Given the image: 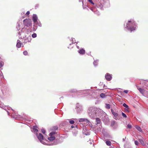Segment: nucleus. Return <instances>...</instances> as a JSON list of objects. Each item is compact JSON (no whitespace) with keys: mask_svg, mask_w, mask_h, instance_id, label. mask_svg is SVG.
<instances>
[{"mask_svg":"<svg viewBox=\"0 0 148 148\" xmlns=\"http://www.w3.org/2000/svg\"><path fill=\"white\" fill-rule=\"evenodd\" d=\"M136 25L134 20L131 19L128 21L125 28L131 32L136 29Z\"/></svg>","mask_w":148,"mask_h":148,"instance_id":"1","label":"nucleus"},{"mask_svg":"<svg viewBox=\"0 0 148 148\" xmlns=\"http://www.w3.org/2000/svg\"><path fill=\"white\" fill-rule=\"evenodd\" d=\"M18 33V34L21 36V37L19 36V38L24 39V43H26L28 42H31L32 38L30 36L25 35V33L22 32V30H21L20 31H19V32ZM27 35L28 34H27Z\"/></svg>","mask_w":148,"mask_h":148,"instance_id":"2","label":"nucleus"},{"mask_svg":"<svg viewBox=\"0 0 148 148\" xmlns=\"http://www.w3.org/2000/svg\"><path fill=\"white\" fill-rule=\"evenodd\" d=\"M99 110L96 108H90L88 110L89 116L91 118H95L96 115L98 114Z\"/></svg>","mask_w":148,"mask_h":148,"instance_id":"3","label":"nucleus"},{"mask_svg":"<svg viewBox=\"0 0 148 148\" xmlns=\"http://www.w3.org/2000/svg\"><path fill=\"white\" fill-rule=\"evenodd\" d=\"M36 135L37 137L38 138V139L40 142L42 144L45 145H53L51 144L48 145L46 143V142H45V141H47V140H46L45 139H44L43 136L41 133H36Z\"/></svg>","mask_w":148,"mask_h":148,"instance_id":"4","label":"nucleus"},{"mask_svg":"<svg viewBox=\"0 0 148 148\" xmlns=\"http://www.w3.org/2000/svg\"><path fill=\"white\" fill-rule=\"evenodd\" d=\"M24 25L27 27L31 26L32 25V21L30 19H26L23 20Z\"/></svg>","mask_w":148,"mask_h":148,"instance_id":"5","label":"nucleus"},{"mask_svg":"<svg viewBox=\"0 0 148 148\" xmlns=\"http://www.w3.org/2000/svg\"><path fill=\"white\" fill-rule=\"evenodd\" d=\"M112 113L113 115V118L117 120L119 119V116L118 114L116 112L114 111L112 109L111 110Z\"/></svg>","mask_w":148,"mask_h":148,"instance_id":"6","label":"nucleus"},{"mask_svg":"<svg viewBox=\"0 0 148 148\" xmlns=\"http://www.w3.org/2000/svg\"><path fill=\"white\" fill-rule=\"evenodd\" d=\"M55 134V132H52L49 134V136L50 137L48 138V139L50 141H53L55 139V136H53L54 134Z\"/></svg>","mask_w":148,"mask_h":148,"instance_id":"7","label":"nucleus"},{"mask_svg":"<svg viewBox=\"0 0 148 148\" xmlns=\"http://www.w3.org/2000/svg\"><path fill=\"white\" fill-rule=\"evenodd\" d=\"M105 77L108 81H110L112 78V75L109 73H107L105 75Z\"/></svg>","mask_w":148,"mask_h":148,"instance_id":"8","label":"nucleus"},{"mask_svg":"<svg viewBox=\"0 0 148 148\" xmlns=\"http://www.w3.org/2000/svg\"><path fill=\"white\" fill-rule=\"evenodd\" d=\"M32 19L34 23H36L37 22L38 17L36 14H34L33 15Z\"/></svg>","mask_w":148,"mask_h":148,"instance_id":"9","label":"nucleus"},{"mask_svg":"<svg viewBox=\"0 0 148 148\" xmlns=\"http://www.w3.org/2000/svg\"><path fill=\"white\" fill-rule=\"evenodd\" d=\"M37 127L36 126H34L33 127V128L32 129V131H34L35 132L36 134V133H38V130L37 129Z\"/></svg>","mask_w":148,"mask_h":148,"instance_id":"10","label":"nucleus"},{"mask_svg":"<svg viewBox=\"0 0 148 148\" xmlns=\"http://www.w3.org/2000/svg\"><path fill=\"white\" fill-rule=\"evenodd\" d=\"M78 51L79 54L82 55L84 54L85 53V51L83 49L79 50Z\"/></svg>","mask_w":148,"mask_h":148,"instance_id":"11","label":"nucleus"},{"mask_svg":"<svg viewBox=\"0 0 148 148\" xmlns=\"http://www.w3.org/2000/svg\"><path fill=\"white\" fill-rule=\"evenodd\" d=\"M21 41L18 40L17 41V42L16 44V47L17 48H20L21 46Z\"/></svg>","mask_w":148,"mask_h":148,"instance_id":"12","label":"nucleus"},{"mask_svg":"<svg viewBox=\"0 0 148 148\" xmlns=\"http://www.w3.org/2000/svg\"><path fill=\"white\" fill-rule=\"evenodd\" d=\"M137 89L138 90L139 92L142 94H143L145 92V90L141 88H140L138 87H137Z\"/></svg>","mask_w":148,"mask_h":148,"instance_id":"13","label":"nucleus"},{"mask_svg":"<svg viewBox=\"0 0 148 148\" xmlns=\"http://www.w3.org/2000/svg\"><path fill=\"white\" fill-rule=\"evenodd\" d=\"M90 9L91 11L95 13L96 14H99V13L97 11L95 12V8H90Z\"/></svg>","mask_w":148,"mask_h":148,"instance_id":"14","label":"nucleus"},{"mask_svg":"<svg viewBox=\"0 0 148 148\" xmlns=\"http://www.w3.org/2000/svg\"><path fill=\"white\" fill-rule=\"evenodd\" d=\"M86 121L87 122V123H88L87 124V126H89V127H91L92 126V125L91 123L88 120H86Z\"/></svg>","mask_w":148,"mask_h":148,"instance_id":"15","label":"nucleus"},{"mask_svg":"<svg viewBox=\"0 0 148 148\" xmlns=\"http://www.w3.org/2000/svg\"><path fill=\"white\" fill-rule=\"evenodd\" d=\"M96 122L97 123V125L100 124L101 122L100 119H99L98 118L96 119Z\"/></svg>","mask_w":148,"mask_h":148,"instance_id":"16","label":"nucleus"},{"mask_svg":"<svg viewBox=\"0 0 148 148\" xmlns=\"http://www.w3.org/2000/svg\"><path fill=\"white\" fill-rule=\"evenodd\" d=\"M136 128L140 132H142V130L140 127L138 125H136L135 126Z\"/></svg>","mask_w":148,"mask_h":148,"instance_id":"17","label":"nucleus"},{"mask_svg":"<svg viewBox=\"0 0 148 148\" xmlns=\"http://www.w3.org/2000/svg\"><path fill=\"white\" fill-rule=\"evenodd\" d=\"M6 109H8L9 110H11L13 111H14L12 109L11 107H9V106H6L5 107V108H4V109L5 110H6Z\"/></svg>","mask_w":148,"mask_h":148,"instance_id":"18","label":"nucleus"},{"mask_svg":"<svg viewBox=\"0 0 148 148\" xmlns=\"http://www.w3.org/2000/svg\"><path fill=\"white\" fill-rule=\"evenodd\" d=\"M139 141H140V142L143 145H145V143L143 141V139H139Z\"/></svg>","mask_w":148,"mask_h":148,"instance_id":"19","label":"nucleus"},{"mask_svg":"<svg viewBox=\"0 0 148 148\" xmlns=\"http://www.w3.org/2000/svg\"><path fill=\"white\" fill-rule=\"evenodd\" d=\"M86 120H87V119H84V118H82L80 119H79V122H84V121H86Z\"/></svg>","mask_w":148,"mask_h":148,"instance_id":"20","label":"nucleus"},{"mask_svg":"<svg viewBox=\"0 0 148 148\" xmlns=\"http://www.w3.org/2000/svg\"><path fill=\"white\" fill-rule=\"evenodd\" d=\"M98 62V60H96L93 62V64L95 66H96L97 65Z\"/></svg>","mask_w":148,"mask_h":148,"instance_id":"21","label":"nucleus"},{"mask_svg":"<svg viewBox=\"0 0 148 148\" xmlns=\"http://www.w3.org/2000/svg\"><path fill=\"white\" fill-rule=\"evenodd\" d=\"M106 145L108 146H110L111 145V142L109 140H106Z\"/></svg>","mask_w":148,"mask_h":148,"instance_id":"22","label":"nucleus"},{"mask_svg":"<svg viewBox=\"0 0 148 148\" xmlns=\"http://www.w3.org/2000/svg\"><path fill=\"white\" fill-rule=\"evenodd\" d=\"M123 105L124 107L127 108V109H129V107L127 105L126 103H124L123 104Z\"/></svg>","mask_w":148,"mask_h":148,"instance_id":"23","label":"nucleus"},{"mask_svg":"<svg viewBox=\"0 0 148 148\" xmlns=\"http://www.w3.org/2000/svg\"><path fill=\"white\" fill-rule=\"evenodd\" d=\"M106 107L107 109H110V105L109 104H106Z\"/></svg>","mask_w":148,"mask_h":148,"instance_id":"24","label":"nucleus"},{"mask_svg":"<svg viewBox=\"0 0 148 148\" xmlns=\"http://www.w3.org/2000/svg\"><path fill=\"white\" fill-rule=\"evenodd\" d=\"M100 97L102 98H104L105 97V94L103 93H101L100 95Z\"/></svg>","mask_w":148,"mask_h":148,"instance_id":"25","label":"nucleus"},{"mask_svg":"<svg viewBox=\"0 0 148 148\" xmlns=\"http://www.w3.org/2000/svg\"><path fill=\"white\" fill-rule=\"evenodd\" d=\"M116 122L115 121H112L111 123V126H113L116 124Z\"/></svg>","mask_w":148,"mask_h":148,"instance_id":"26","label":"nucleus"},{"mask_svg":"<svg viewBox=\"0 0 148 148\" xmlns=\"http://www.w3.org/2000/svg\"><path fill=\"white\" fill-rule=\"evenodd\" d=\"M37 36L36 34V33H34L32 35V37L33 38H35Z\"/></svg>","mask_w":148,"mask_h":148,"instance_id":"27","label":"nucleus"},{"mask_svg":"<svg viewBox=\"0 0 148 148\" xmlns=\"http://www.w3.org/2000/svg\"><path fill=\"white\" fill-rule=\"evenodd\" d=\"M4 65V63L3 62H0V68L2 67Z\"/></svg>","mask_w":148,"mask_h":148,"instance_id":"28","label":"nucleus"},{"mask_svg":"<svg viewBox=\"0 0 148 148\" xmlns=\"http://www.w3.org/2000/svg\"><path fill=\"white\" fill-rule=\"evenodd\" d=\"M97 7L99 8L101 10H103V6L102 5H100L99 6H97Z\"/></svg>","mask_w":148,"mask_h":148,"instance_id":"29","label":"nucleus"},{"mask_svg":"<svg viewBox=\"0 0 148 148\" xmlns=\"http://www.w3.org/2000/svg\"><path fill=\"white\" fill-rule=\"evenodd\" d=\"M36 23V24H38V25L39 26H40V27H41L42 26V25L41 24L40 22H38V21H37V22L36 23Z\"/></svg>","mask_w":148,"mask_h":148,"instance_id":"30","label":"nucleus"},{"mask_svg":"<svg viewBox=\"0 0 148 148\" xmlns=\"http://www.w3.org/2000/svg\"><path fill=\"white\" fill-rule=\"evenodd\" d=\"M122 115L124 118H126L127 116L123 112H122Z\"/></svg>","mask_w":148,"mask_h":148,"instance_id":"31","label":"nucleus"},{"mask_svg":"<svg viewBox=\"0 0 148 148\" xmlns=\"http://www.w3.org/2000/svg\"><path fill=\"white\" fill-rule=\"evenodd\" d=\"M69 123L71 124H73L74 123L75 121L73 120H71L69 121Z\"/></svg>","mask_w":148,"mask_h":148,"instance_id":"32","label":"nucleus"},{"mask_svg":"<svg viewBox=\"0 0 148 148\" xmlns=\"http://www.w3.org/2000/svg\"><path fill=\"white\" fill-rule=\"evenodd\" d=\"M88 1L91 4H92V5H94V3L93 2V1H92V0H88Z\"/></svg>","mask_w":148,"mask_h":148,"instance_id":"33","label":"nucleus"},{"mask_svg":"<svg viewBox=\"0 0 148 148\" xmlns=\"http://www.w3.org/2000/svg\"><path fill=\"white\" fill-rule=\"evenodd\" d=\"M27 52L26 51H24L23 52V54L25 56L27 55Z\"/></svg>","mask_w":148,"mask_h":148,"instance_id":"34","label":"nucleus"},{"mask_svg":"<svg viewBox=\"0 0 148 148\" xmlns=\"http://www.w3.org/2000/svg\"><path fill=\"white\" fill-rule=\"evenodd\" d=\"M135 144L136 145H138V142L136 140L135 141Z\"/></svg>","mask_w":148,"mask_h":148,"instance_id":"35","label":"nucleus"},{"mask_svg":"<svg viewBox=\"0 0 148 148\" xmlns=\"http://www.w3.org/2000/svg\"><path fill=\"white\" fill-rule=\"evenodd\" d=\"M127 127L129 128H131L132 127L131 125L130 124H128L127 126Z\"/></svg>","mask_w":148,"mask_h":148,"instance_id":"36","label":"nucleus"},{"mask_svg":"<svg viewBox=\"0 0 148 148\" xmlns=\"http://www.w3.org/2000/svg\"><path fill=\"white\" fill-rule=\"evenodd\" d=\"M41 131H42V132L44 134L45 133V130L44 129H42V130H41Z\"/></svg>","mask_w":148,"mask_h":148,"instance_id":"37","label":"nucleus"},{"mask_svg":"<svg viewBox=\"0 0 148 148\" xmlns=\"http://www.w3.org/2000/svg\"><path fill=\"white\" fill-rule=\"evenodd\" d=\"M71 41H72V42L73 43H75L76 42L75 40H74V38H72Z\"/></svg>","mask_w":148,"mask_h":148,"instance_id":"38","label":"nucleus"},{"mask_svg":"<svg viewBox=\"0 0 148 148\" xmlns=\"http://www.w3.org/2000/svg\"><path fill=\"white\" fill-rule=\"evenodd\" d=\"M20 24L19 23H18V25H17V29H19L20 30Z\"/></svg>","mask_w":148,"mask_h":148,"instance_id":"39","label":"nucleus"},{"mask_svg":"<svg viewBox=\"0 0 148 148\" xmlns=\"http://www.w3.org/2000/svg\"><path fill=\"white\" fill-rule=\"evenodd\" d=\"M124 92L126 93H127L128 92V91L127 90H125L124 91Z\"/></svg>","mask_w":148,"mask_h":148,"instance_id":"40","label":"nucleus"},{"mask_svg":"<svg viewBox=\"0 0 148 148\" xmlns=\"http://www.w3.org/2000/svg\"><path fill=\"white\" fill-rule=\"evenodd\" d=\"M29 11H28L26 13V14L27 15H29Z\"/></svg>","mask_w":148,"mask_h":148,"instance_id":"41","label":"nucleus"},{"mask_svg":"<svg viewBox=\"0 0 148 148\" xmlns=\"http://www.w3.org/2000/svg\"><path fill=\"white\" fill-rule=\"evenodd\" d=\"M78 105H77L76 106V107H77V111H79V110H78V108H79V107H77V106H78Z\"/></svg>","mask_w":148,"mask_h":148,"instance_id":"42","label":"nucleus"},{"mask_svg":"<svg viewBox=\"0 0 148 148\" xmlns=\"http://www.w3.org/2000/svg\"><path fill=\"white\" fill-rule=\"evenodd\" d=\"M84 124H86V125H87V124L88 123H87V122H86V121H84Z\"/></svg>","mask_w":148,"mask_h":148,"instance_id":"43","label":"nucleus"},{"mask_svg":"<svg viewBox=\"0 0 148 148\" xmlns=\"http://www.w3.org/2000/svg\"><path fill=\"white\" fill-rule=\"evenodd\" d=\"M125 139H126V137H125V138H123V141H125Z\"/></svg>","mask_w":148,"mask_h":148,"instance_id":"44","label":"nucleus"},{"mask_svg":"<svg viewBox=\"0 0 148 148\" xmlns=\"http://www.w3.org/2000/svg\"><path fill=\"white\" fill-rule=\"evenodd\" d=\"M7 112H8V114L9 115L10 112H8V111H7Z\"/></svg>","mask_w":148,"mask_h":148,"instance_id":"45","label":"nucleus"},{"mask_svg":"<svg viewBox=\"0 0 148 148\" xmlns=\"http://www.w3.org/2000/svg\"><path fill=\"white\" fill-rule=\"evenodd\" d=\"M127 112H129V110H128V109L127 108V109H126L125 110Z\"/></svg>","mask_w":148,"mask_h":148,"instance_id":"46","label":"nucleus"},{"mask_svg":"<svg viewBox=\"0 0 148 148\" xmlns=\"http://www.w3.org/2000/svg\"><path fill=\"white\" fill-rule=\"evenodd\" d=\"M12 117H13V118H16V117H15L14 116V115H12Z\"/></svg>","mask_w":148,"mask_h":148,"instance_id":"47","label":"nucleus"},{"mask_svg":"<svg viewBox=\"0 0 148 148\" xmlns=\"http://www.w3.org/2000/svg\"><path fill=\"white\" fill-rule=\"evenodd\" d=\"M77 48H78V49H79V47L78 46H77Z\"/></svg>","mask_w":148,"mask_h":148,"instance_id":"48","label":"nucleus"},{"mask_svg":"<svg viewBox=\"0 0 148 148\" xmlns=\"http://www.w3.org/2000/svg\"><path fill=\"white\" fill-rule=\"evenodd\" d=\"M38 6V5H36V7H35V8H36V7H37Z\"/></svg>","mask_w":148,"mask_h":148,"instance_id":"49","label":"nucleus"},{"mask_svg":"<svg viewBox=\"0 0 148 148\" xmlns=\"http://www.w3.org/2000/svg\"><path fill=\"white\" fill-rule=\"evenodd\" d=\"M85 134L86 135H89V134H87L86 133H85Z\"/></svg>","mask_w":148,"mask_h":148,"instance_id":"50","label":"nucleus"},{"mask_svg":"<svg viewBox=\"0 0 148 148\" xmlns=\"http://www.w3.org/2000/svg\"><path fill=\"white\" fill-rule=\"evenodd\" d=\"M71 127L72 128H73L74 127V126H71Z\"/></svg>","mask_w":148,"mask_h":148,"instance_id":"51","label":"nucleus"},{"mask_svg":"<svg viewBox=\"0 0 148 148\" xmlns=\"http://www.w3.org/2000/svg\"><path fill=\"white\" fill-rule=\"evenodd\" d=\"M90 143L91 144H92V143L91 142H90Z\"/></svg>","mask_w":148,"mask_h":148,"instance_id":"52","label":"nucleus"},{"mask_svg":"<svg viewBox=\"0 0 148 148\" xmlns=\"http://www.w3.org/2000/svg\"><path fill=\"white\" fill-rule=\"evenodd\" d=\"M83 4H84V3H83V1H82V4H83Z\"/></svg>","mask_w":148,"mask_h":148,"instance_id":"53","label":"nucleus"},{"mask_svg":"<svg viewBox=\"0 0 148 148\" xmlns=\"http://www.w3.org/2000/svg\"><path fill=\"white\" fill-rule=\"evenodd\" d=\"M147 145H148V143H147Z\"/></svg>","mask_w":148,"mask_h":148,"instance_id":"54","label":"nucleus"}]
</instances>
